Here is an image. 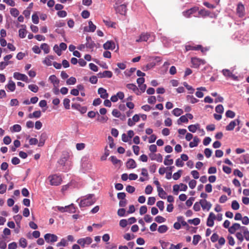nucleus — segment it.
Wrapping results in <instances>:
<instances>
[{
	"label": "nucleus",
	"instance_id": "obj_52",
	"mask_svg": "<svg viewBox=\"0 0 249 249\" xmlns=\"http://www.w3.org/2000/svg\"><path fill=\"white\" fill-rule=\"evenodd\" d=\"M200 239L201 236L199 235H195L193 237V244L196 245Z\"/></svg>",
	"mask_w": 249,
	"mask_h": 249
},
{
	"label": "nucleus",
	"instance_id": "obj_3",
	"mask_svg": "<svg viewBox=\"0 0 249 249\" xmlns=\"http://www.w3.org/2000/svg\"><path fill=\"white\" fill-rule=\"evenodd\" d=\"M92 242V239L90 237H86L85 238H82L79 239L77 243L80 245L82 247H84L86 245H89Z\"/></svg>",
	"mask_w": 249,
	"mask_h": 249
},
{
	"label": "nucleus",
	"instance_id": "obj_51",
	"mask_svg": "<svg viewBox=\"0 0 249 249\" xmlns=\"http://www.w3.org/2000/svg\"><path fill=\"white\" fill-rule=\"evenodd\" d=\"M19 36L20 38H23L26 36V30L25 28L20 29L18 31Z\"/></svg>",
	"mask_w": 249,
	"mask_h": 249
},
{
	"label": "nucleus",
	"instance_id": "obj_8",
	"mask_svg": "<svg viewBox=\"0 0 249 249\" xmlns=\"http://www.w3.org/2000/svg\"><path fill=\"white\" fill-rule=\"evenodd\" d=\"M200 203L203 210H207L208 211L210 210L212 207L211 203L205 199L200 200Z\"/></svg>",
	"mask_w": 249,
	"mask_h": 249
},
{
	"label": "nucleus",
	"instance_id": "obj_47",
	"mask_svg": "<svg viewBox=\"0 0 249 249\" xmlns=\"http://www.w3.org/2000/svg\"><path fill=\"white\" fill-rule=\"evenodd\" d=\"M28 88L32 91L36 93L38 90V87L35 84H31L28 86Z\"/></svg>",
	"mask_w": 249,
	"mask_h": 249
},
{
	"label": "nucleus",
	"instance_id": "obj_15",
	"mask_svg": "<svg viewBox=\"0 0 249 249\" xmlns=\"http://www.w3.org/2000/svg\"><path fill=\"white\" fill-rule=\"evenodd\" d=\"M98 93L100 95V97L104 99H107L108 97V94L107 90L103 88H100L98 90Z\"/></svg>",
	"mask_w": 249,
	"mask_h": 249
},
{
	"label": "nucleus",
	"instance_id": "obj_4",
	"mask_svg": "<svg viewBox=\"0 0 249 249\" xmlns=\"http://www.w3.org/2000/svg\"><path fill=\"white\" fill-rule=\"evenodd\" d=\"M44 239L48 243H53L57 241L58 237L51 233H46L44 235Z\"/></svg>",
	"mask_w": 249,
	"mask_h": 249
},
{
	"label": "nucleus",
	"instance_id": "obj_27",
	"mask_svg": "<svg viewBox=\"0 0 249 249\" xmlns=\"http://www.w3.org/2000/svg\"><path fill=\"white\" fill-rule=\"evenodd\" d=\"M96 26L93 24V22L91 21H89V28L88 29L87 27L85 28V31L89 32H93L96 30Z\"/></svg>",
	"mask_w": 249,
	"mask_h": 249
},
{
	"label": "nucleus",
	"instance_id": "obj_42",
	"mask_svg": "<svg viewBox=\"0 0 249 249\" xmlns=\"http://www.w3.org/2000/svg\"><path fill=\"white\" fill-rule=\"evenodd\" d=\"M40 48L43 50L44 53L46 54H47L50 52L49 46L46 43H43L41 44Z\"/></svg>",
	"mask_w": 249,
	"mask_h": 249
},
{
	"label": "nucleus",
	"instance_id": "obj_63",
	"mask_svg": "<svg viewBox=\"0 0 249 249\" xmlns=\"http://www.w3.org/2000/svg\"><path fill=\"white\" fill-rule=\"evenodd\" d=\"M153 191V188L151 185H148L145 189V193L147 195L151 194Z\"/></svg>",
	"mask_w": 249,
	"mask_h": 249
},
{
	"label": "nucleus",
	"instance_id": "obj_58",
	"mask_svg": "<svg viewBox=\"0 0 249 249\" xmlns=\"http://www.w3.org/2000/svg\"><path fill=\"white\" fill-rule=\"evenodd\" d=\"M215 111L217 113L221 114L224 111V107L222 105H218L215 107Z\"/></svg>",
	"mask_w": 249,
	"mask_h": 249
},
{
	"label": "nucleus",
	"instance_id": "obj_6",
	"mask_svg": "<svg viewBox=\"0 0 249 249\" xmlns=\"http://www.w3.org/2000/svg\"><path fill=\"white\" fill-rule=\"evenodd\" d=\"M191 62L193 67L195 68H197L200 65L205 64V61L204 60L196 57L192 58Z\"/></svg>",
	"mask_w": 249,
	"mask_h": 249
},
{
	"label": "nucleus",
	"instance_id": "obj_38",
	"mask_svg": "<svg viewBox=\"0 0 249 249\" xmlns=\"http://www.w3.org/2000/svg\"><path fill=\"white\" fill-rule=\"evenodd\" d=\"M172 113L175 116L178 117L183 114V111L182 109L176 108L173 109Z\"/></svg>",
	"mask_w": 249,
	"mask_h": 249
},
{
	"label": "nucleus",
	"instance_id": "obj_26",
	"mask_svg": "<svg viewBox=\"0 0 249 249\" xmlns=\"http://www.w3.org/2000/svg\"><path fill=\"white\" fill-rule=\"evenodd\" d=\"M6 88L11 92L14 91L16 89V84L14 82L10 80L6 86Z\"/></svg>",
	"mask_w": 249,
	"mask_h": 249
},
{
	"label": "nucleus",
	"instance_id": "obj_28",
	"mask_svg": "<svg viewBox=\"0 0 249 249\" xmlns=\"http://www.w3.org/2000/svg\"><path fill=\"white\" fill-rule=\"evenodd\" d=\"M69 158V155L68 153L66 154H63V156L61 158V159L58 160L59 164L64 165L65 164L66 162L68 160Z\"/></svg>",
	"mask_w": 249,
	"mask_h": 249
},
{
	"label": "nucleus",
	"instance_id": "obj_41",
	"mask_svg": "<svg viewBox=\"0 0 249 249\" xmlns=\"http://www.w3.org/2000/svg\"><path fill=\"white\" fill-rule=\"evenodd\" d=\"M188 122V119L186 115L181 116L178 120V124H180L182 123H187Z\"/></svg>",
	"mask_w": 249,
	"mask_h": 249
},
{
	"label": "nucleus",
	"instance_id": "obj_53",
	"mask_svg": "<svg viewBox=\"0 0 249 249\" xmlns=\"http://www.w3.org/2000/svg\"><path fill=\"white\" fill-rule=\"evenodd\" d=\"M68 245V243H67V241L66 240H65L64 238H62L61 239V241L57 243V244H56V246L57 247H60V246H63V247H66V246H67Z\"/></svg>",
	"mask_w": 249,
	"mask_h": 249
},
{
	"label": "nucleus",
	"instance_id": "obj_62",
	"mask_svg": "<svg viewBox=\"0 0 249 249\" xmlns=\"http://www.w3.org/2000/svg\"><path fill=\"white\" fill-rule=\"evenodd\" d=\"M212 153V151L210 148H207L205 149L204 154H205V156L207 158H209L211 156Z\"/></svg>",
	"mask_w": 249,
	"mask_h": 249
},
{
	"label": "nucleus",
	"instance_id": "obj_23",
	"mask_svg": "<svg viewBox=\"0 0 249 249\" xmlns=\"http://www.w3.org/2000/svg\"><path fill=\"white\" fill-rule=\"evenodd\" d=\"M222 73L223 74L226 76V77H231L233 79H236L237 78V77L235 75H234V74H233L231 71L230 70H228V69H224L222 70Z\"/></svg>",
	"mask_w": 249,
	"mask_h": 249
},
{
	"label": "nucleus",
	"instance_id": "obj_49",
	"mask_svg": "<svg viewBox=\"0 0 249 249\" xmlns=\"http://www.w3.org/2000/svg\"><path fill=\"white\" fill-rule=\"evenodd\" d=\"M183 86L190 91L189 93L193 94L195 91V89L191 86L189 85L187 82H184L183 83Z\"/></svg>",
	"mask_w": 249,
	"mask_h": 249
},
{
	"label": "nucleus",
	"instance_id": "obj_12",
	"mask_svg": "<svg viewBox=\"0 0 249 249\" xmlns=\"http://www.w3.org/2000/svg\"><path fill=\"white\" fill-rule=\"evenodd\" d=\"M72 107L78 110L82 114L85 113L87 110L86 107H82L80 104H75L72 105Z\"/></svg>",
	"mask_w": 249,
	"mask_h": 249
},
{
	"label": "nucleus",
	"instance_id": "obj_13",
	"mask_svg": "<svg viewBox=\"0 0 249 249\" xmlns=\"http://www.w3.org/2000/svg\"><path fill=\"white\" fill-rule=\"evenodd\" d=\"M186 49L187 51L189 50H201L202 52H205L207 51L206 49H204L202 48L201 45H198L196 46H192L191 45H187L186 46Z\"/></svg>",
	"mask_w": 249,
	"mask_h": 249
},
{
	"label": "nucleus",
	"instance_id": "obj_55",
	"mask_svg": "<svg viewBox=\"0 0 249 249\" xmlns=\"http://www.w3.org/2000/svg\"><path fill=\"white\" fill-rule=\"evenodd\" d=\"M70 100L68 98H65L63 100V105L65 108L66 109H70Z\"/></svg>",
	"mask_w": 249,
	"mask_h": 249
},
{
	"label": "nucleus",
	"instance_id": "obj_50",
	"mask_svg": "<svg viewBox=\"0 0 249 249\" xmlns=\"http://www.w3.org/2000/svg\"><path fill=\"white\" fill-rule=\"evenodd\" d=\"M182 171L181 170H179L177 172L173 174V178L174 180H178V179L181 175Z\"/></svg>",
	"mask_w": 249,
	"mask_h": 249
},
{
	"label": "nucleus",
	"instance_id": "obj_21",
	"mask_svg": "<svg viewBox=\"0 0 249 249\" xmlns=\"http://www.w3.org/2000/svg\"><path fill=\"white\" fill-rule=\"evenodd\" d=\"M150 36V34L148 33H142L140 36L139 38L136 40V41L137 42L146 41L149 39Z\"/></svg>",
	"mask_w": 249,
	"mask_h": 249
},
{
	"label": "nucleus",
	"instance_id": "obj_10",
	"mask_svg": "<svg viewBox=\"0 0 249 249\" xmlns=\"http://www.w3.org/2000/svg\"><path fill=\"white\" fill-rule=\"evenodd\" d=\"M240 122V121L239 119H236L231 121L230 124L226 126V129L228 131H231L233 130L234 128L236 125V123L238 124H239Z\"/></svg>",
	"mask_w": 249,
	"mask_h": 249
},
{
	"label": "nucleus",
	"instance_id": "obj_45",
	"mask_svg": "<svg viewBox=\"0 0 249 249\" xmlns=\"http://www.w3.org/2000/svg\"><path fill=\"white\" fill-rule=\"evenodd\" d=\"M188 222L191 224H193L195 226H197L199 224L200 222V220L198 218H195L193 219L188 220Z\"/></svg>",
	"mask_w": 249,
	"mask_h": 249
},
{
	"label": "nucleus",
	"instance_id": "obj_35",
	"mask_svg": "<svg viewBox=\"0 0 249 249\" xmlns=\"http://www.w3.org/2000/svg\"><path fill=\"white\" fill-rule=\"evenodd\" d=\"M168 230V227L165 225L160 226L158 229V231L160 233H164Z\"/></svg>",
	"mask_w": 249,
	"mask_h": 249
},
{
	"label": "nucleus",
	"instance_id": "obj_16",
	"mask_svg": "<svg viewBox=\"0 0 249 249\" xmlns=\"http://www.w3.org/2000/svg\"><path fill=\"white\" fill-rule=\"evenodd\" d=\"M149 155L152 160H156L159 162H161L162 161V156L160 154H149Z\"/></svg>",
	"mask_w": 249,
	"mask_h": 249
},
{
	"label": "nucleus",
	"instance_id": "obj_20",
	"mask_svg": "<svg viewBox=\"0 0 249 249\" xmlns=\"http://www.w3.org/2000/svg\"><path fill=\"white\" fill-rule=\"evenodd\" d=\"M115 8L116 12L121 15H124L126 12V7L124 4L115 7Z\"/></svg>",
	"mask_w": 249,
	"mask_h": 249
},
{
	"label": "nucleus",
	"instance_id": "obj_34",
	"mask_svg": "<svg viewBox=\"0 0 249 249\" xmlns=\"http://www.w3.org/2000/svg\"><path fill=\"white\" fill-rule=\"evenodd\" d=\"M21 130V127L19 124H14L11 127H10V131L12 132H18Z\"/></svg>",
	"mask_w": 249,
	"mask_h": 249
},
{
	"label": "nucleus",
	"instance_id": "obj_22",
	"mask_svg": "<svg viewBox=\"0 0 249 249\" xmlns=\"http://www.w3.org/2000/svg\"><path fill=\"white\" fill-rule=\"evenodd\" d=\"M244 6L242 3H239L237 7V13L239 17H243L244 15Z\"/></svg>",
	"mask_w": 249,
	"mask_h": 249
},
{
	"label": "nucleus",
	"instance_id": "obj_56",
	"mask_svg": "<svg viewBox=\"0 0 249 249\" xmlns=\"http://www.w3.org/2000/svg\"><path fill=\"white\" fill-rule=\"evenodd\" d=\"M231 208L234 210H237L239 208V204L236 200H233L231 203Z\"/></svg>",
	"mask_w": 249,
	"mask_h": 249
},
{
	"label": "nucleus",
	"instance_id": "obj_36",
	"mask_svg": "<svg viewBox=\"0 0 249 249\" xmlns=\"http://www.w3.org/2000/svg\"><path fill=\"white\" fill-rule=\"evenodd\" d=\"M157 191L158 192V195L160 198L162 199L165 198L166 193L163 190V189L161 187L160 188H158V189H157Z\"/></svg>",
	"mask_w": 249,
	"mask_h": 249
},
{
	"label": "nucleus",
	"instance_id": "obj_19",
	"mask_svg": "<svg viewBox=\"0 0 249 249\" xmlns=\"http://www.w3.org/2000/svg\"><path fill=\"white\" fill-rule=\"evenodd\" d=\"M47 138V134L46 132H43L39 136V142L38 143V146L39 147L42 146L46 140Z\"/></svg>",
	"mask_w": 249,
	"mask_h": 249
},
{
	"label": "nucleus",
	"instance_id": "obj_32",
	"mask_svg": "<svg viewBox=\"0 0 249 249\" xmlns=\"http://www.w3.org/2000/svg\"><path fill=\"white\" fill-rule=\"evenodd\" d=\"M241 162L242 163H249V154H246L242 156L240 158Z\"/></svg>",
	"mask_w": 249,
	"mask_h": 249
},
{
	"label": "nucleus",
	"instance_id": "obj_29",
	"mask_svg": "<svg viewBox=\"0 0 249 249\" xmlns=\"http://www.w3.org/2000/svg\"><path fill=\"white\" fill-rule=\"evenodd\" d=\"M49 80L52 83L54 87L57 86L59 84V81L55 75H52L49 78Z\"/></svg>",
	"mask_w": 249,
	"mask_h": 249
},
{
	"label": "nucleus",
	"instance_id": "obj_14",
	"mask_svg": "<svg viewBox=\"0 0 249 249\" xmlns=\"http://www.w3.org/2000/svg\"><path fill=\"white\" fill-rule=\"evenodd\" d=\"M103 48L105 50H114L115 48V43L111 41H107L103 45Z\"/></svg>",
	"mask_w": 249,
	"mask_h": 249
},
{
	"label": "nucleus",
	"instance_id": "obj_37",
	"mask_svg": "<svg viewBox=\"0 0 249 249\" xmlns=\"http://www.w3.org/2000/svg\"><path fill=\"white\" fill-rule=\"evenodd\" d=\"M97 116V121L98 122H100L101 123H106L108 120V117L107 116H100L99 113H98Z\"/></svg>",
	"mask_w": 249,
	"mask_h": 249
},
{
	"label": "nucleus",
	"instance_id": "obj_17",
	"mask_svg": "<svg viewBox=\"0 0 249 249\" xmlns=\"http://www.w3.org/2000/svg\"><path fill=\"white\" fill-rule=\"evenodd\" d=\"M98 76L99 78H111L112 76V72L111 71H105L103 72H99L98 73Z\"/></svg>",
	"mask_w": 249,
	"mask_h": 249
},
{
	"label": "nucleus",
	"instance_id": "obj_43",
	"mask_svg": "<svg viewBox=\"0 0 249 249\" xmlns=\"http://www.w3.org/2000/svg\"><path fill=\"white\" fill-rule=\"evenodd\" d=\"M242 229L246 240L247 241H249V231L248 229L246 227L243 226L242 227Z\"/></svg>",
	"mask_w": 249,
	"mask_h": 249
},
{
	"label": "nucleus",
	"instance_id": "obj_25",
	"mask_svg": "<svg viewBox=\"0 0 249 249\" xmlns=\"http://www.w3.org/2000/svg\"><path fill=\"white\" fill-rule=\"evenodd\" d=\"M87 43H86V46L87 48L89 49H92L95 46V43L92 41L91 38L90 36H87L86 37Z\"/></svg>",
	"mask_w": 249,
	"mask_h": 249
},
{
	"label": "nucleus",
	"instance_id": "obj_1",
	"mask_svg": "<svg viewBox=\"0 0 249 249\" xmlns=\"http://www.w3.org/2000/svg\"><path fill=\"white\" fill-rule=\"evenodd\" d=\"M96 201L93 194H89L81 200L79 203L80 207H85L93 205Z\"/></svg>",
	"mask_w": 249,
	"mask_h": 249
},
{
	"label": "nucleus",
	"instance_id": "obj_33",
	"mask_svg": "<svg viewBox=\"0 0 249 249\" xmlns=\"http://www.w3.org/2000/svg\"><path fill=\"white\" fill-rule=\"evenodd\" d=\"M187 101L192 104H195L198 102V100L194 97L193 95H187L186 96Z\"/></svg>",
	"mask_w": 249,
	"mask_h": 249
},
{
	"label": "nucleus",
	"instance_id": "obj_11",
	"mask_svg": "<svg viewBox=\"0 0 249 249\" xmlns=\"http://www.w3.org/2000/svg\"><path fill=\"white\" fill-rule=\"evenodd\" d=\"M198 10V8L197 7H193L183 12V15L186 17L189 18L191 15H193L196 13Z\"/></svg>",
	"mask_w": 249,
	"mask_h": 249
},
{
	"label": "nucleus",
	"instance_id": "obj_18",
	"mask_svg": "<svg viewBox=\"0 0 249 249\" xmlns=\"http://www.w3.org/2000/svg\"><path fill=\"white\" fill-rule=\"evenodd\" d=\"M242 227L239 224L235 223L229 228L228 231L230 233L233 234L236 230L242 229Z\"/></svg>",
	"mask_w": 249,
	"mask_h": 249
},
{
	"label": "nucleus",
	"instance_id": "obj_39",
	"mask_svg": "<svg viewBox=\"0 0 249 249\" xmlns=\"http://www.w3.org/2000/svg\"><path fill=\"white\" fill-rule=\"evenodd\" d=\"M136 69L135 68H131L130 69H127L125 70L124 72L125 75L127 77H130L131 76L132 74L136 71Z\"/></svg>",
	"mask_w": 249,
	"mask_h": 249
},
{
	"label": "nucleus",
	"instance_id": "obj_9",
	"mask_svg": "<svg viewBox=\"0 0 249 249\" xmlns=\"http://www.w3.org/2000/svg\"><path fill=\"white\" fill-rule=\"evenodd\" d=\"M54 59V57L53 55H49L47 56L43 60L42 63L47 66H50L53 65L52 61Z\"/></svg>",
	"mask_w": 249,
	"mask_h": 249
},
{
	"label": "nucleus",
	"instance_id": "obj_40",
	"mask_svg": "<svg viewBox=\"0 0 249 249\" xmlns=\"http://www.w3.org/2000/svg\"><path fill=\"white\" fill-rule=\"evenodd\" d=\"M41 115V112L40 111H35L32 114H30L29 115V117L30 118H32L33 117L38 118L40 117Z\"/></svg>",
	"mask_w": 249,
	"mask_h": 249
},
{
	"label": "nucleus",
	"instance_id": "obj_48",
	"mask_svg": "<svg viewBox=\"0 0 249 249\" xmlns=\"http://www.w3.org/2000/svg\"><path fill=\"white\" fill-rule=\"evenodd\" d=\"M76 82V79L74 77H71L66 81V84L68 85H74Z\"/></svg>",
	"mask_w": 249,
	"mask_h": 249
},
{
	"label": "nucleus",
	"instance_id": "obj_59",
	"mask_svg": "<svg viewBox=\"0 0 249 249\" xmlns=\"http://www.w3.org/2000/svg\"><path fill=\"white\" fill-rule=\"evenodd\" d=\"M155 221L159 223H163L166 221V219L161 216L158 215L155 217Z\"/></svg>",
	"mask_w": 249,
	"mask_h": 249
},
{
	"label": "nucleus",
	"instance_id": "obj_61",
	"mask_svg": "<svg viewBox=\"0 0 249 249\" xmlns=\"http://www.w3.org/2000/svg\"><path fill=\"white\" fill-rule=\"evenodd\" d=\"M53 51L57 53L58 56H60L62 54L61 49L57 45H55L53 48Z\"/></svg>",
	"mask_w": 249,
	"mask_h": 249
},
{
	"label": "nucleus",
	"instance_id": "obj_2",
	"mask_svg": "<svg viewBox=\"0 0 249 249\" xmlns=\"http://www.w3.org/2000/svg\"><path fill=\"white\" fill-rule=\"evenodd\" d=\"M50 184L53 186H58L61 184L62 179L60 176L53 175L49 177Z\"/></svg>",
	"mask_w": 249,
	"mask_h": 249
},
{
	"label": "nucleus",
	"instance_id": "obj_5",
	"mask_svg": "<svg viewBox=\"0 0 249 249\" xmlns=\"http://www.w3.org/2000/svg\"><path fill=\"white\" fill-rule=\"evenodd\" d=\"M13 77L16 80H21L26 83L29 82L27 76L24 74L20 73L18 72H15L14 73Z\"/></svg>",
	"mask_w": 249,
	"mask_h": 249
},
{
	"label": "nucleus",
	"instance_id": "obj_7",
	"mask_svg": "<svg viewBox=\"0 0 249 249\" xmlns=\"http://www.w3.org/2000/svg\"><path fill=\"white\" fill-rule=\"evenodd\" d=\"M81 167L87 171L90 169L91 165L87 158H83L81 160Z\"/></svg>",
	"mask_w": 249,
	"mask_h": 249
},
{
	"label": "nucleus",
	"instance_id": "obj_44",
	"mask_svg": "<svg viewBox=\"0 0 249 249\" xmlns=\"http://www.w3.org/2000/svg\"><path fill=\"white\" fill-rule=\"evenodd\" d=\"M19 244L22 248H25L27 245L26 239L24 238H21L19 241Z\"/></svg>",
	"mask_w": 249,
	"mask_h": 249
},
{
	"label": "nucleus",
	"instance_id": "obj_60",
	"mask_svg": "<svg viewBox=\"0 0 249 249\" xmlns=\"http://www.w3.org/2000/svg\"><path fill=\"white\" fill-rule=\"evenodd\" d=\"M128 222L126 219H123L120 221L119 225L122 228H125L127 226Z\"/></svg>",
	"mask_w": 249,
	"mask_h": 249
},
{
	"label": "nucleus",
	"instance_id": "obj_54",
	"mask_svg": "<svg viewBox=\"0 0 249 249\" xmlns=\"http://www.w3.org/2000/svg\"><path fill=\"white\" fill-rule=\"evenodd\" d=\"M225 115L227 117L230 118H233L235 116V113L231 110H227Z\"/></svg>",
	"mask_w": 249,
	"mask_h": 249
},
{
	"label": "nucleus",
	"instance_id": "obj_31",
	"mask_svg": "<svg viewBox=\"0 0 249 249\" xmlns=\"http://www.w3.org/2000/svg\"><path fill=\"white\" fill-rule=\"evenodd\" d=\"M200 142L199 139L197 137H195L193 139V141L189 143V146L191 148L196 147L198 145L199 142Z\"/></svg>",
	"mask_w": 249,
	"mask_h": 249
},
{
	"label": "nucleus",
	"instance_id": "obj_24",
	"mask_svg": "<svg viewBox=\"0 0 249 249\" xmlns=\"http://www.w3.org/2000/svg\"><path fill=\"white\" fill-rule=\"evenodd\" d=\"M126 166L127 168L134 169L136 167L137 164L133 159H129L126 163Z\"/></svg>",
	"mask_w": 249,
	"mask_h": 249
},
{
	"label": "nucleus",
	"instance_id": "obj_30",
	"mask_svg": "<svg viewBox=\"0 0 249 249\" xmlns=\"http://www.w3.org/2000/svg\"><path fill=\"white\" fill-rule=\"evenodd\" d=\"M200 128V125L198 124H191L188 126V128L189 130L192 132L195 133L196 132L197 129H199Z\"/></svg>",
	"mask_w": 249,
	"mask_h": 249
},
{
	"label": "nucleus",
	"instance_id": "obj_64",
	"mask_svg": "<svg viewBox=\"0 0 249 249\" xmlns=\"http://www.w3.org/2000/svg\"><path fill=\"white\" fill-rule=\"evenodd\" d=\"M147 207L145 205L142 206L141 207L140 209V214L142 215L147 213Z\"/></svg>",
	"mask_w": 249,
	"mask_h": 249
},
{
	"label": "nucleus",
	"instance_id": "obj_46",
	"mask_svg": "<svg viewBox=\"0 0 249 249\" xmlns=\"http://www.w3.org/2000/svg\"><path fill=\"white\" fill-rule=\"evenodd\" d=\"M10 12L11 15L14 17H18L19 14L18 10L16 8H11Z\"/></svg>",
	"mask_w": 249,
	"mask_h": 249
},
{
	"label": "nucleus",
	"instance_id": "obj_57",
	"mask_svg": "<svg viewBox=\"0 0 249 249\" xmlns=\"http://www.w3.org/2000/svg\"><path fill=\"white\" fill-rule=\"evenodd\" d=\"M126 87L129 89L135 91L138 90L137 86L134 84H128L126 85Z\"/></svg>",
	"mask_w": 249,
	"mask_h": 249
}]
</instances>
